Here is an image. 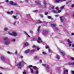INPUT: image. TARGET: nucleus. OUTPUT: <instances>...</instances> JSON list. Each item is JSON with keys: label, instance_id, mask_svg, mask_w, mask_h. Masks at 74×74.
<instances>
[{"label": "nucleus", "instance_id": "9b49d317", "mask_svg": "<svg viewBox=\"0 0 74 74\" xmlns=\"http://www.w3.org/2000/svg\"><path fill=\"white\" fill-rule=\"evenodd\" d=\"M60 53H61L63 56H64L65 55V53L64 52H60Z\"/></svg>", "mask_w": 74, "mask_h": 74}, {"label": "nucleus", "instance_id": "0e129e2a", "mask_svg": "<svg viewBox=\"0 0 74 74\" xmlns=\"http://www.w3.org/2000/svg\"><path fill=\"white\" fill-rule=\"evenodd\" d=\"M45 14L46 15H47V12H45Z\"/></svg>", "mask_w": 74, "mask_h": 74}, {"label": "nucleus", "instance_id": "69168bd1", "mask_svg": "<svg viewBox=\"0 0 74 74\" xmlns=\"http://www.w3.org/2000/svg\"><path fill=\"white\" fill-rule=\"evenodd\" d=\"M56 30H58V28H56Z\"/></svg>", "mask_w": 74, "mask_h": 74}, {"label": "nucleus", "instance_id": "09e8293b", "mask_svg": "<svg viewBox=\"0 0 74 74\" xmlns=\"http://www.w3.org/2000/svg\"><path fill=\"white\" fill-rule=\"evenodd\" d=\"M9 1H8V0H6V2L7 3H8V2H9Z\"/></svg>", "mask_w": 74, "mask_h": 74}, {"label": "nucleus", "instance_id": "f257e3e1", "mask_svg": "<svg viewBox=\"0 0 74 74\" xmlns=\"http://www.w3.org/2000/svg\"><path fill=\"white\" fill-rule=\"evenodd\" d=\"M3 40H6L5 42V43L6 45H7L10 44V41H8V38L7 37L4 38H3Z\"/></svg>", "mask_w": 74, "mask_h": 74}, {"label": "nucleus", "instance_id": "a211bd4d", "mask_svg": "<svg viewBox=\"0 0 74 74\" xmlns=\"http://www.w3.org/2000/svg\"><path fill=\"white\" fill-rule=\"evenodd\" d=\"M56 58L58 59H60V56H56Z\"/></svg>", "mask_w": 74, "mask_h": 74}, {"label": "nucleus", "instance_id": "1a4fd4ad", "mask_svg": "<svg viewBox=\"0 0 74 74\" xmlns=\"http://www.w3.org/2000/svg\"><path fill=\"white\" fill-rule=\"evenodd\" d=\"M30 52V49H28L24 52V53H29Z\"/></svg>", "mask_w": 74, "mask_h": 74}, {"label": "nucleus", "instance_id": "b1692460", "mask_svg": "<svg viewBox=\"0 0 74 74\" xmlns=\"http://www.w3.org/2000/svg\"><path fill=\"white\" fill-rule=\"evenodd\" d=\"M49 66L48 65H47V69H49Z\"/></svg>", "mask_w": 74, "mask_h": 74}, {"label": "nucleus", "instance_id": "3c124183", "mask_svg": "<svg viewBox=\"0 0 74 74\" xmlns=\"http://www.w3.org/2000/svg\"><path fill=\"white\" fill-rule=\"evenodd\" d=\"M71 35H72V36H74V34L73 33H72L71 34Z\"/></svg>", "mask_w": 74, "mask_h": 74}, {"label": "nucleus", "instance_id": "a878e982", "mask_svg": "<svg viewBox=\"0 0 74 74\" xmlns=\"http://www.w3.org/2000/svg\"><path fill=\"white\" fill-rule=\"evenodd\" d=\"M53 12L54 13H57V12L56 11V10H53Z\"/></svg>", "mask_w": 74, "mask_h": 74}, {"label": "nucleus", "instance_id": "680f3d73", "mask_svg": "<svg viewBox=\"0 0 74 74\" xmlns=\"http://www.w3.org/2000/svg\"><path fill=\"white\" fill-rule=\"evenodd\" d=\"M55 16H56V17H57L58 16V15H55Z\"/></svg>", "mask_w": 74, "mask_h": 74}, {"label": "nucleus", "instance_id": "338daca9", "mask_svg": "<svg viewBox=\"0 0 74 74\" xmlns=\"http://www.w3.org/2000/svg\"><path fill=\"white\" fill-rule=\"evenodd\" d=\"M33 47H36V46L34 45H33Z\"/></svg>", "mask_w": 74, "mask_h": 74}, {"label": "nucleus", "instance_id": "774afa93", "mask_svg": "<svg viewBox=\"0 0 74 74\" xmlns=\"http://www.w3.org/2000/svg\"><path fill=\"white\" fill-rule=\"evenodd\" d=\"M69 3V2H66V4H68V3Z\"/></svg>", "mask_w": 74, "mask_h": 74}, {"label": "nucleus", "instance_id": "393cba45", "mask_svg": "<svg viewBox=\"0 0 74 74\" xmlns=\"http://www.w3.org/2000/svg\"><path fill=\"white\" fill-rule=\"evenodd\" d=\"M64 5L62 6L60 8V9H63V8H64Z\"/></svg>", "mask_w": 74, "mask_h": 74}, {"label": "nucleus", "instance_id": "72a5a7b5", "mask_svg": "<svg viewBox=\"0 0 74 74\" xmlns=\"http://www.w3.org/2000/svg\"><path fill=\"white\" fill-rule=\"evenodd\" d=\"M40 17H41V18H43V17H44L43 16V15H42V14H40Z\"/></svg>", "mask_w": 74, "mask_h": 74}, {"label": "nucleus", "instance_id": "cd10ccee", "mask_svg": "<svg viewBox=\"0 0 74 74\" xmlns=\"http://www.w3.org/2000/svg\"><path fill=\"white\" fill-rule=\"evenodd\" d=\"M42 66H44V67H45L46 66V64H42Z\"/></svg>", "mask_w": 74, "mask_h": 74}, {"label": "nucleus", "instance_id": "de8ad7c7", "mask_svg": "<svg viewBox=\"0 0 74 74\" xmlns=\"http://www.w3.org/2000/svg\"><path fill=\"white\" fill-rule=\"evenodd\" d=\"M37 56H35L34 58V59H37Z\"/></svg>", "mask_w": 74, "mask_h": 74}, {"label": "nucleus", "instance_id": "20e7f679", "mask_svg": "<svg viewBox=\"0 0 74 74\" xmlns=\"http://www.w3.org/2000/svg\"><path fill=\"white\" fill-rule=\"evenodd\" d=\"M63 74H68V70L65 69L63 71Z\"/></svg>", "mask_w": 74, "mask_h": 74}, {"label": "nucleus", "instance_id": "ea45409f", "mask_svg": "<svg viewBox=\"0 0 74 74\" xmlns=\"http://www.w3.org/2000/svg\"><path fill=\"white\" fill-rule=\"evenodd\" d=\"M33 67V65H29V68H30V67Z\"/></svg>", "mask_w": 74, "mask_h": 74}, {"label": "nucleus", "instance_id": "052dcab7", "mask_svg": "<svg viewBox=\"0 0 74 74\" xmlns=\"http://www.w3.org/2000/svg\"><path fill=\"white\" fill-rule=\"evenodd\" d=\"M72 16L73 17H74V13H73Z\"/></svg>", "mask_w": 74, "mask_h": 74}, {"label": "nucleus", "instance_id": "a19ab883", "mask_svg": "<svg viewBox=\"0 0 74 74\" xmlns=\"http://www.w3.org/2000/svg\"><path fill=\"white\" fill-rule=\"evenodd\" d=\"M38 40H41V38L39 37L38 38Z\"/></svg>", "mask_w": 74, "mask_h": 74}, {"label": "nucleus", "instance_id": "49530a36", "mask_svg": "<svg viewBox=\"0 0 74 74\" xmlns=\"http://www.w3.org/2000/svg\"><path fill=\"white\" fill-rule=\"evenodd\" d=\"M37 50L38 51L39 50H40V48H37Z\"/></svg>", "mask_w": 74, "mask_h": 74}, {"label": "nucleus", "instance_id": "13d9d810", "mask_svg": "<svg viewBox=\"0 0 74 74\" xmlns=\"http://www.w3.org/2000/svg\"><path fill=\"white\" fill-rule=\"evenodd\" d=\"M40 62L41 63H42V60H40Z\"/></svg>", "mask_w": 74, "mask_h": 74}, {"label": "nucleus", "instance_id": "ddd939ff", "mask_svg": "<svg viewBox=\"0 0 74 74\" xmlns=\"http://www.w3.org/2000/svg\"><path fill=\"white\" fill-rule=\"evenodd\" d=\"M35 3H36L37 4H39V5H41V3H40L38 1H35Z\"/></svg>", "mask_w": 74, "mask_h": 74}, {"label": "nucleus", "instance_id": "8fccbe9b", "mask_svg": "<svg viewBox=\"0 0 74 74\" xmlns=\"http://www.w3.org/2000/svg\"><path fill=\"white\" fill-rule=\"evenodd\" d=\"M10 13H11V14H13V11H12H12H11Z\"/></svg>", "mask_w": 74, "mask_h": 74}, {"label": "nucleus", "instance_id": "aec40b11", "mask_svg": "<svg viewBox=\"0 0 74 74\" xmlns=\"http://www.w3.org/2000/svg\"><path fill=\"white\" fill-rule=\"evenodd\" d=\"M8 28L6 27L4 28V30L5 31H7V30H8Z\"/></svg>", "mask_w": 74, "mask_h": 74}, {"label": "nucleus", "instance_id": "5fc2aeb1", "mask_svg": "<svg viewBox=\"0 0 74 74\" xmlns=\"http://www.w3.org/2000/svg\"><path fill=\"white\" fill-rule=\"evenodd\" d=\"M54 9V6H53L51 7V9Z\"/></svg>", "mask_w": 74, "mask_h": 74}, {"label": "nucleus", "instance_id": "473e14b6", "mask_svg": "<svg viewBox=\"0 0 74 74\" xmlns=\"http://www.w3.org/2000/svg\"><path fill=\"white\" fill-rule=\"evenodd\" d=\"M24 33L26 35H27H27H28V34H27L26 32H24Z\"/></svg>", "mask_w": 74, "mask_h": 74}, {"label": "nucleus", "instance_id": "f704fd0d", "mask_svg": "<svg viewBox=\"0 0 74 74\" xmlns=\"http://www.w3.org/2000/svg\"><path fill=\"white\" fill-rule=\"evenodd\" d=\"M47 17L48 19H51V16H48Z\"/></svg>", "mask_w": 74, "mask_h": 74}, {"label": "nucleus", "instance_id": "a18cd8bd", "mask_svg": "<svg viewBox=\"0 0 74 74\" xmlns=\"http://www.w3.org/2000/svg\"><path fill=\"white\" fill-rule=\"evenodd\" d=\"M58 13L61 12V10H58Z\"/></svg>", "mask_w": 74, "mask_h": 74}, {"label": "nucleus", "instance_id": "bf43d9fd", "mask_svg": "<svg viewBox=\"0 0 74 74\" xmlns=\"http://www.w3.org/2000/svg\"><path fill=\"white\" fill-rule=\"evenodd\" d=\"M15 54H16V55H17V51H15Z\"/></svg>", "mask_w": 74, "mask_h": 74}, {"label": "nucleus", "instance_id": "c85d7f7f", "mask_svg": "<svg viewBox=\"0 0 74 74\" xmlns=\"http://www.w3.org/2000/svg\"><path fill=\"white\" fill-rule=\"evenodd\" d=\"M71 73L72 74H74V71H71Z\"/></svg>", "mask_w": 74, "mask_h": 74}, {"label": "nucleus", "instance_id": "f8f14e48", "mask_svg": "<svg viewBox=\"0 0 74 74\" xmlns=\"http://www.w3.org/2000/svg\"><path fill=\"white\" fill-rule=\"evenodd\" d=\"M1 59V60H5V58H4V57L3 56H1L0 57Z\"/></svg>", "mask_w": 74, "mask_h": 74}, {"label": "nucleus", "instance_id": "6e6d98bb", "mask_svg": "<svg viewBox=\"0 0 74 74\" xmlns=\"http://www.w3.org/2000/svg\"><path fill=\"white\" fill-rule=\"evenodd\" d=\"M34 11V12H37V11H38L36 10H35V11Z\"/></svg>", "mask_w": 74, "mask_h": 74}, {"label": "nucleus", "instance_id": "6ab92c4d", "mask_svg": "<svg viewBox=\"0 0 74 74\" xmlns=\"http://www.w3.org/2000/svg\"><path fill=\"white\" fill-rule=\"evenodd\" d=\"M35 51H36V50L35 49L32 50L31 51L30 50V52H35Z\"/></svg>", "mask_w": 74, "mask_h": 74}, {"label": "nucleus", "instance_id": "f3484780", "mask_svg": "<svg viewBox=\"0 0 74 74\" xmlns=\"http://www.w3.org/2000/svg\"><path fill=\"white\" fill-rule=\"evenodd\" d=\"M38 23H42V21H41L40 20H38Z\"/></svg>", "mask_w": 74, "mask_h": 74}, {"label": "nucleus", "instance_id": "f03ea898", "mask_svg": "<svg viewBox=\"0 0 74 74\" xmlns=\"http://www.w3.org/2000/svg\"><path fill=\"white\" fill-rule=\"evenodd\" d=\"M22 62H19V63H18L17 65V66H18V68L19 69H21L22 67Z\"/></svg>", "mask_w": 74, "mask_h": 74}, {"label": "nucleus", "instance_id": "c03bdc74", "mask_svg": "<svg viewBox=\"0 0 74 74\" xmlns=\"http://www.w3.org/2000/svg\"><path fill=\"white\" fill-rule=\"evenodd\" d=\"M7 14H11V12H7Z\"/></svg>", "mask_w": 74, "mask_h": 74}, {"label": "nucleus", "instance_id": "bb28decb", "mask_svg": "<svg viewBox=\"0 0 74 74\" xmlns=\"http://www.w3.org/2000/svg\"><path fill=\"white\" fill-rule=\"evenodd\" d=\"M13 5H17V4L16 3H13Z\"/></svg>", "mask_w": 74, "mask_h": 74}, {"label": "nucleus", "instance_id": "79ce46f5", "mask_svg": "<svg viewBox=\"0 0 74 74\" xmlns=\"http://www.w3.org/2000/svg\"><path fill=\"white\" fill-rule=\"evenodd\" d=\"M33 41H36V39L35 38H33L32 39Z\"/></svg>", "mask_w": 74, "mask_h": 74}, {"label": "nucleus", "instance_id": "37998d69", "mask_svg": "<svg viewBox=\"0 0 74 74\" xmlns=\"http://www.w3.org/2000/svg\"><path fill=\"white\" fill-rule=\"evenodd\" d=\"M23 74H26V72H23Z\"/></svg>", "mask_w": 74, "mask_h": 74}, {"label": "nucleus", "instance_id": "7ed1b4c3", "mask_svg": "<svg viewBox=\"0 0 74 74\" xmlns=\"http://www.w3.org/2000/svg\"><path fill=\"white\" fill-rule=\"evenodd\" d=\"M9 34L10 35H11V36H16L17 35V34L15 32H13L12 33H10Z\"/></svg>", "mask_w": 74, "mask_h": 74}, {"label": "nucleus", "instance_id": "c756f323", "mask_svg": "<svg viewBox=\"0 0 74 74\" xmlns=\"http://www.w3.org/2000/svg\"><path fill=\"white\" fill-rule=\"evenodd\" d=\"M44 3H45V5H46V4H47V3H46V1H45V0H44Z\"/></svg>", "mask_w": 74, "mask_h": 74}, {"label": "nucleus", "instance_id": "9d476101", "mask_svg": "<svg viewBox=\"0 0 74 74\" xmlns=\"http://www.w3.org/2000/svg\"><path fill=\"white\" fill-rule=\"evenodd\" d=\"M29 45V43H28L27 42H25L24 43V46H27V45Z\"/></svg>", "mask_w": 74, "mask_h": 74}, {"label": "nucleus", "instance_id": "603ef678", "mask_svg": "<svg viewBox=\"0 0 74 74\" xmlns=\"http://www.w3.org/2000/svg\"><path fill=\"white\" fill-rule=\"evenodd\" d=\"M12 41H15V39H13Z\"/></svg>", "mask_w": 74, "mask_h": 74}, {"label": "nucleus", "instance_id": "dca6fc26", "mask_svg": "<svg viewBox=\"0 0 74 74\" xmlns=\"http://www.w3.org/2000/svg\"><path fill=\"white\" fill-rule=\"evenodd\" d=\"M40 27H41L40 26H39L37 30L38 32H40Z\"/></svg>", "mask_w": 74, "mask_h": 74}, {"label": "nucleus", "instance_id": "39448f33", "mask_svg": "<svg viewBox=\"0 0 74 74\" xmlns=\"http://www.w3.org/2000/svg\"><path fill=\"white\" fill-rule=\"evenodd\" d=\"M47 49H48L49 52V53H52V51L51 49H50V48L49 46H47Z\"/></svg>", "mask_w": 74, "mask_h": 74}, {"label": "nucleus", "instance_id": "4be33fe9", "mask_svg": "<svg viewBox=\"0 0 74 74\" xmlns=\"http://www.w3.org/2000/svg\"><path fill=\"white\" fill-rule=\"evenodd\" d=\"M68 64H69V65H70V66L73 65V62L72 63L69 62L68 63Z\"/></svg>", "mask_w": 74, "mask_h": 74}, {"label": "nucleus", "instance_id": "864d4df0", "mask_svg": "<svg viewBox=\"0 0 74 74\" xmlns=\"http://www.w3.org/2000/svg\"><path fill=\"white\" fill-rule=\"evenodd\" d=\"M37 42H38V43H40V41L39 40H37Z\"/></svg>", "mask_w": 74, "mask_h": 74}, {"label": "nucleus", "instance_id": "5701e85b", "mask_svg": "<svg viewBox=\"0 0 74 74\" xmlns=\"http://www.w3.org/2000/svg\"><path fill=\"white\" fill-rule=\"evenodd\" d=\"M33 68L34 69H37V67L36 66H33Z\"/></svg>", "mask_w": 74, "mask_h": 74}, {"label": "nucleus", "instance_id": "c9c22d12", "mask_svg": "<svg viewBox=\"0 0 74 74\" xmlns=\"http://www.w3.org/2000/svg\"><path fill=\"white\" fill-rule=\"evenodd\" d=\"M56 10H59V8H58V7H56Z\"/></svg>", "mask_w": 74, "mask_h": 74}, {"label": "nucleus", "instance_id": "2eb2a0df", "mask_svg": "<svg viewBox=\"0 0 74 74\" xmlns=\"http://www.w3.org/2000/svg\"><path fill=\"white\" fill-rule=\"evenodd\" d=\"M9 3L10 4H11V5H13V4L14 3V2H13V1H10Z\"/></svg>", "mask_w": 74, "mask_h": 74}, {"label": "nucleus", "instance_id": "412c9836", "mask_svg": "<svg viewBox=\"0 0 74 74\" xmlns=\"http://www.w3.org/2000/svg\"><path fill=\"white\" fill-rule=\"evenodd\" d=\"M30 70L31 71V73H33V69H32L31 68H30Z\"/></svg>", "mask_w": 74, "mask_h": 74}, {"label": "nucleus", "instance_id": "0eeeda50", "mask_svg": "<svg viewBox=\"0 0 74 74\" xmlns=\"http://www.w3.org/2000/svg\"><path fill=\"white\" fill-rule=\"evenodd\" d=\"M63 1V0H55L54 1L55 3H60Z\"/></svg>", "mask_w": 74, "mask_h": 74}, {"label": "nucleus", "instance_id": "4d7b16f0", "mask_svg": "<svg viewBox=\"0 0 74 74\" xmlns=\"http://www.w3.org/2000/svg\"><path fill=\"white\" fill-rule=\"evenodd\" d=\"M8 53L9 54H10V51H8Z\"/></svg>", "mask_w": 74, "mask_h": 74}, {"label": "nucleus", "instance_id": "7c9ffc66", "mask_svg": "<svg viewBox=\"0 0 74 74\" xmlns=\"http://www.w3.org/2000/svg\"><path fill=\"white\" fill-rule=\"evenodd\" d=\"M38 71L37 70V71H36L35 74H38Z\"/></svg>", "mask_w": 74, "mask_h": 74}, {"label": "nucleus", "instance_id": "423d86ee", "mask_svg": "<svg viewBox=\"0 0 74 74\" xmlns=\"http://www.w3.org/2000/svg\"><path fill=\"white\" fill-rule=\"evenodd\" d=\"M68 44L69 47H71V42L69 39H68Z\"/></svg>", "mask_w": 74, "mask_h": 74}, {"label": "nucleus", "instance_id": "6e6552de", "mask_svg": "<svg viewBox=\"0 0 74 74\" xmlns=\"http://www.w3.org/2000/svg\"><path fill=\"white\" fill-rule=\"evenodd\" d=\"M60 19L61 22H63V21H64V17L61 16L60 17Z\"/></svg>", "mask_w": 74, "mask_h": 74}, {"label": "nucleus", "instance_id": "e2e57ef3", "mask_svg": "<svg viewBox=\"0 0 74 74\" xmlns=\"http://www.w3.org/2000/svg\"><path fill=\"white\" fill-rule=\"evenodd\" d=\"M26 1L27 3H28V0H26Z\"/></svg>", "mask_w": 74, "mask_h": 74}, {"label": "nucleus", "instance_id": "e433bc0d", "mask_svg": "<svg viewBox=\"0 0 74 74\" xmlns=\"http://www.w3.org/2000/svg\"><path fill=\"white\" fill-rule=\"evenodd\" d=\"M71 47H73V48L74 47V44H73L72 45Z\"/></svg>", "mask_w": 74, "mask_h": 74}, {"label": "nucleus", "instance_id": "2f4dec72", "mask_svg": "<svg viewBox=\"0 0 74 74\" xmlns=\"http://www.w3.org/2000/svg\"><path fill=\"white\" fill-rule=\"evenodd\" d=\"M12 17L14 18H16V17L15 16H14V15H13Z\"/></svg>", "mask_w": 74, "mask_h": 74}, {"label": "nucleus", "instance_id": "58836bf2", "mask_svg": "<svg viewBox=\"0 0 74 74\" xmlns=\"http://www.w3.org/2000/svg\"><path fill=\"white\" fill-rule=\"evenodd\" d=\"M71 60H74V58L73 57H72L71 58Z\"/></svg>", "mask_w": 74, "mask_h": 74}, {"label": "nucleus", "instance_id": "4468645a", "mask_svg": "<svg viewBox=\"0 0 74 74\" xmlns=\"http://www.w3.org/2000/svg\"><path fill=\"white\" fill-rule=\"evenodd\" d=\"M51 25L52 26H53V27H56V24H51Z\"/></svg>", "mask_w": 74, "mask_h": 74}, {"label": "nucleus", "instance_id": "4c0bfd02", "mask_svg": "<svg viewBox=\"0 0 74 74\" xmlns=\"http://www.w3.org/2000/svg\"><path fill=\"white\" fill-rule=\"evenodd\" d=\"M42 53L43 55H46V53L45 52H42Z\"/></svg>", "mask_w": 74, "mask_h": 74}]
</instances>
